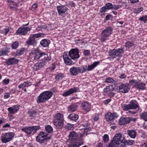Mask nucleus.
I'll list each match as a JSON object with an SVG mask.
<instances>
[{
	"label": "nucleus",
	"mask_w": 147,
	"mask_h": 147,
	"mask_svg": "<svg viewBox=\"0 0 147 147\" xmlns=\"http://www.w3.org/2000/svg\"><path fill=\"white\" fill-rule=\"evenodd\" d=\"M24 52V51H23V50L21 49V50L17 52L16 53L17 55H20L23 54Z\"/></svg>",
	"instance_id": "obj_64"
},
{
	"label": "nucleus",
	"mask_w": 147,
	"mask_h": 147,
	"mask_svg": "<svg viewBox=\"0 0 147 147\" xmlns=\"http://www.w3.org/2000/svg\"><path fill=\"white\" fill-rule=\"evenodd\" d=\"M125 138L124 136H122L120 133H119L115 135L112 140L119 145L123 141Z\"/></svg>",
	"instance_id": "obj_9"
},
{
	"label": "nucleus",
	"mask_w": 147,
	"mask_h": 147,
	"mask_svg": "<svg viewBox=\"0 0 147 147\" xmlns=\"http://www.w3.org/2000/svg\"><path fill=\"white\" fill-rule=\"evenodd\" d=\"M10 1V3L9 6L11 8H15L17 7V4L16 3L11 0H9Z\"/></svg>",
	"instance_id": "obj_41"
},
{
	"label": "nucleus",
	"mask_w": 147,
	"mask_h": 147,
	"mask_svg": "<svg viewBox=\"0 0 147 147\" xmlns=\"http://www.w3.org/2000/svg\"><path fill=\"white\" fill-rule=\"evenodd\" d=\"M100 63L99 61H96L94 62L93 64L90 65H88V68H86L84 67H83V69H84L83 72H84L86 71H91L97 65H98Z\"/></svg>",
	"instance_id": "obj_17"
},
{
	"label": "nucleus",
	"mask_w": 147,
	"mask_h": 147,
	"mask_svg": "<svg viewBox=\"0 0 147 147\" xmlns=\"http://www.w3.org/2000/svg\"><path fill=\"white\" fill-rule=\"evenodd\" d=\"M118 146V145L112 140L108 145V147H117Z\"/></svg>",
	"instance_id": "obj_44"
},
{
	"label": "nucleus",
	"mask_w": 147,
	"mask_h": 147,
	"mask_svg": "<svg viewBox=\"0 0 147 147\" xmlns=\"http://www.w3.org/2000/svg\"><path fill=\"white\" fill-rule=\"evenodd\" d=\"M104 141L105 142H107L109 140V137L108 135L105 134L103 137Z\"/></svg>",
	"instance_id": "obj_52"
},
{
	"label": "nucleus",
	"mask_w": 147,
	"mask_h": 147,
	"mask_svg": "<svg viewBox=\"0 0 147 147\" xmlns=\"http://www.w3.org/2000/svg\"><path fill=\"white\" fill-rule=\"evenodd\" d=\"M10 80L9 79H5L3 81V82L5 84H7L9 82Z\"/></svg>",
	"instance_id": "obj_63"
},
{
	"label": "nucleus",
	"mask_w": 147,
	"mask_h": 147,
	"mask_svg": "<svg viewBox=\"0 0 147 147\" xmlns=\"http://www.w3.org/2000/svg\"><path fill=\"white\" fill-rule=\"evenodd\" d=\"M46 64L45 62H44L41 60L40 62H37L34 65L33 67L35 71H37L43 67Z\"/></svg>",
	"instance_id": "obj_19"
},
{
	"label": "nucleus",
	"mask_w": 147,
	"mask_h": 147,
	"mask_svg": "<svg viewBox=\"0 0 147 147\" xmlns=\"http://www.w3.org/2000/svg\"><path fill=\"white\" fill-rule=\"evenodd\" d=\"M14 134L13 132L5 133L2 136L1 140L3 143H6L11 141L14 137Z\"/></svg>",
	"instance_id": "obj_6"
},
{
	"label": "nucleus",
	"mask_w": 147,
	"mask_h": 147,
	"mask_svg": "<svg viewBox=\"0 0 147 147\" xmlns=\"http://www.w3.org/2000/svg\"><path fill=\"white\" fill-rule=\"evenodd\" d=\"M32 54L34 55V59L37 60L41 57L43 52L37 50H34L32 51Z\"/></svg>",
	"instance_id": "obj_14"
},
{
	"label": "nucleus",
	"mask_w": 147,
	"mask_h": 147,
	"mask_svg": "<svg viewBox=\"0 0 147 147\" xmlns=\"http://www.w3.org/2000/svg\"><path fill=\"white\" fill-rule=\"evenodd\" d=\"M80 57L79 50L77 48L73 49L69 52H65L63 55L64 63L68 65L72 64V60L76 61Z\"/></svg>",
	"instance_id": "obj_1"
},
{
	"label": "nucleus",
	"mask_w": 147,
	"mask_h": 147,
	"mask_svg": "<svg viewBox=\"0 0 147 147\" xmlns=\"http://www.w3.org/2000/svg\"><path fill=\"white\" fill-rule=\"evenodd\" d=\"M138 20H139L142 21L145 23L147 22V15H145L142 17H141Z\"/></svg>",
	"instance_id": "obj_45"
},
{
	"label": "nucleus",
	"mask_w": 147,
	"mask_h": 147,
	"mask_svg": "<svg viewBox=\"0 0 147 147\" xmlns=\"http://www.w3.org/2000/svg\"><path fill=\"white\" fill-rule=\"evenodd\" d=\"M40 127L39 126H32L31 127H26L22 129V131L25 132L27 134H33L36 131L40 129Z\"/></svg>",
	"instance_id": "obj_5"
},
{
	"label": "nucleus",
	"mask_w": 147,
	"mask_h": 147,
	"mask_svg": "<svg viewBox=\"0 0 147 147\" xmlns=\"http://www.w3.org/2000/svg\"><path fill=\"white\" fill-rule=\"evenodd\" d=\"M113 30L111 27H108L103 30L99 37L100 40L104 42L107 40L112 34Z\"/></svg>",
	"instance_id": "obj_2"
},
{
	"label": "nucleus",
	"mask_w": 147,
	"mask_h": 147,
	"mask_svg": "<svg viewBox=\"0 0 147 147\" xmlns=\"http://www.w3.org/2000/svg\"><path fill=\"white\" fill-rule=\"evenodd\" d=\"M136 100L132 101L129 104L130 109H135L138 107V105L136 104Z\"/></svg>",
	"instance_id": "obj_31"
},
{
	"label": "nucleus",
	"mask_w": 147,
	"mask_h": 147,
	"mask_svg": "<svg viewBox=\"0 0 147 147\" xmlns=\"http://www.w3.org/2000/svg\"><path fill=\"white\" fill-rule=\"evenodd\" d=\"M120 144H121V145L119 146V147H125L126 144L125 141L124 142L123 141Z\"/></svg>",
	"instance_id": "obj_60"
},
{
	"label": "nucleus",
	"mask_w": 147,
	"mask_h": 147,
	"mask_svg": "<svg viewBox=\"0 0 147 147\" xmlns=\"http://www.w3.org/2000/svg\"><path fill=\"white\" fill-rule=\"evenodd\" d=\"M83 129H84L83 131V134H86V135H87V134L90 133L89 131L91 130V128H89L88 127L86 128H84Z\"/></svg>",
	"instance_id": "obj_47"
},
{
	"label": "nucleus",
	"mask_w": 147,
	"mask_h": 147,
	"mask_svg": "<svg viewBox=\"0 0 147 147\" xmlns=\"http://www.w3.org/2000/svg\"><path fill=\"white\" fill-rule=\"evenodd\" d=\"M54 125L58 129H61L63 126V121L60 120L54 119L53 121Z\"/></svg>",
	"instance_id": "obj_20"
},
{
	"label": "nucleus",
	"mask_w": 147,
	"mask_h": 147,
	"mask_svg": "<svg viewBox=\"0 0 147 147\" xmlns=\"http://www.w3.org/2000/svg\"><path fill=\"white\" fill-rule=\"evenodd\" d=\"M82 109L85 112H88L90 110L91 106L90 103L87 102H83L82 103Z\"/></svg>",
	"instance_id": "obj_21"
},
{
	"label": "nucleus",
	"mask_w": 147,
	"mask_h": 147,
	"mask_svg": "<svg viewBox=\"0 0 147 147\" xmlns=\"http://www.w3.org/2000/svg\"><path fill=\"white\" fill-rule=\"evenodd\" d=\"M128 119H129V122L128 123H129L130 121H132L134 122H135L136 121V118H133L132 117H128Z\"/></svg>",
	"instance_id": "obj_59"
},
{
	"label": "nucleus",
	"mask_w": 147,
	"mask_h": 147,
	"mask_svg": "<svg viewBox=\"0 0 147 147\" xmlns=\"http://www.w3.org/2000/svg\"><path fill=\"white\" fill-rule=\"evenodd\" d=\"M19 45V43L17 41H15L13 42L11 45V47L13 49H16Z\"/></svg>",
	"instance_id": "obj_49"
},
{
	"label": "nucleus",
	"mask_w": 147,
	"mask_h": 147,
	"mask_svg": "<svg viewBox=\"0 0 147 147\" xmlns=\"http://www.w3.org/2000/svg\"><path fill=\"white\" fill-rule=\"evenodd\" d=\"M134 87L139 90H144L146 88L145 84L142 82H137L134 86Z\"/></svg>",
	"instance_id": "obj_26"
},
{
	"label": "nucleus",
	"mask_w": 147,
	"mask_h": 147,
	"mask_svg": "<svg viewBox=\"0 0 147 147\" xmlns=\"http://www.w3.org/2000/svg\"><path fill=\"white\" fill-rule=\"evenodd\" d=\"M31 29V27H29L20 28L17 30L16 33V34L20 35H25L27 33L28 31H29Z\"/></svg>",
	"instance_id": "obj_11"
},
{
	"label": "nucleus",
	"mask_w": 147,
	"mask_h": 147,
	"mask_svg": "<svg viewBox=\"0 0 147 147\" xmlns=\"http://www.w3.org/2000/svg\"><path fill=\"white\" fill-rule=\"evenodd\" d=\"M118 116V114L116 113H112L109 112L106 114L105 117L107 121L112 120L117 118Z\"/></svg>",
	"instance_id": "obj_13"
},
{
	"label": "nucleus",
	"mask_w": 147,
	"mask_h": 147,
	"mask_svg": "<svg viewBox=\"0 0 147 147\" xmlns=\"http://www.w3.org/2000/svg\"><path fill=\"white\" fill-rule=\"evenodd\" d=\"M46 131L48 133H52L53 132V129L50 125H47L45 127Z\"/></svg>",
	"instance_id": "obj_37"
},
{
	"label": "nucleus",
	"mask_w": 147,
	"mask_h": 147,
	"mask_svg": "<svg viewBox=\"0 0 147 147\" xmlns=\"http://www.w3.org/2000/svg\"><path fill=\"white\" fill-rule=\"evenodd\" d=\"M134 44L133 42L130 41H127L125 43V46L128 48H129L131 47L134 46Z\"/></svg>",
	"instance_id": "obj_39"
},
{
	"label": "nucleus",
	"mask_w": 147,
	"mask_h": 147,
	"mask_svg": "<svg viewBox=\"0 0 147 147\" xmlns=\"http://www.w3.org/2000/svg\"><path fill=\"white\" fill-rule=\"evenodd\" d=\"M114 88H113L112 86H107L104 89V92L107 93H109L113 91Z\"/></svg>",
	"instance_id": "obj_34"
},
{
	"label": "nucleus",
	"mask_w": 147,
	"mask_h": 147,
	"mask_svg": "<svg viewBox=\"0 0 147 147\" xmlns=\"http://www.w3.org/2000/svg\"><path fill=\"white\" fill-rule=\"evenodd\" d=\"M88 127V124L86 123L84 124L81 125L79 127L81 129H83L84 128H86Z\"/></svg>",
	"instance_id": "obj_51"
},
{
	"label": "nucleus",
	"mask_w": 147,
	"mask_h": 147,
	"mask_svg": "<svg viewBox=\"0 0 147 147\" xmlns=\"http://www.w3.org/2000/svg\"><path fill=\"white\" fill-rule=\"evenodd\" d=\"M53 95L52 93L50 91H45L40 94L36 99L38 103L45 102L50 98Z\"/></svg>",
	"instance_id": "obj_3"
},
{
	"label": "nucleus",
	"mask_w": 147,
	"mask_h": 147,
	"mask_svg": "<svg viewBox=\"0 0 147 147\" xmlns=\"http://www.w3.org/2000/svg\"><path fill=\"white\" fill-rule=\"evenodd\" d=\"M127 134L131 138H135L136 136V131L134 130H128L127 131Z\"/></svg>",
	"instance_id": "obj_27"
},
{
	"label": "nucleus",
	"mask_w": 147,
	"mask_h": 147,
	"mask_svg": "<svg viewBox=\"0 0 147 147\" xmlns=\"http://www.w3.org/2000/svg\"><path fill=\"white\" fill-rule=\"evenodd\" d=\"M128 84H124L121 83L119 86V92L122 93H127L130 90V88H129Z\"/></svg>",
	"instance_id": "obj_12"
},
{
	"label": "nucleus",
	"mask_w": 147,
	"mask_h": 147,
	"mask_svg": "<svg viewBox=\"0 0 147 147\" xmlns=\"http://www.w3.org/2000/svg\"><path fill=\"white\" fill-rule=\"evenodd\" d=\"M138 82L136 80H131L129 81V83L130 85H133L134 84L135 85L136 83Z\"/></svg>",
	"instance_id": "obj_57"
},
{
	"label": "nucleus",
	"mask_w": 147,
	"mask_h": 147,
	"mask_svg": "<svg viewBox=\"0 0 147 147\" xmlns=\"http://www.w3.org/2000/svg\"><path fill=\"white\" fill-rule=\"evenodd\" d=\"M28 114L31 117H34L36 115V111L34 109H31L28 112Z\"/></svg>",
	"instance_id": "obj_35"
},
{
	"label": "nucleus",
	"mask_w": 147,
	"mask_h": 147,
	"mask_svg": "<svg viewBox=\"0 0 147 147\" xmlns=\"http://www.w3.org/2000/svg\"><path fill=\"white\" fill-rule=\"evenodd\" d=\"M54 119H57V120H61L62 121H63V115L59 113H58L56 114L55 117Z\"/></svg>",
	"instance_id": "obj_36"
},
{
	"label": "nucleus",
	"mask_w": 147,
	"mask_h": 147,
	"mask_svg": "<svg viewBox=\"0 0 147 147\" xmlns=\"http://www.w3.org/2000/svg\"><path fill=\"white\" fill-rule=\"evenodd\" d=\"M45 136V132L41 131L40 134L36 137V141L40 143H43L45 141V139L46 138Z\"/></svg>",
	"instance_id": "obj_18"
},
{
	"label": "nucleus",
	"mask_w": 147,
	"mask_h": 147,
	"mask_svg": "<svg viewBox=\"0 0 147 147\" xmlns=\"http://www.w3.org/2000/svg\"><path fill=\"white\" fill-rule=\"evenodd\" d=\"M32 84L31 82H28V81L27 82H24L23 83L18 86V87L19 88H22L23 90L25 92H27L26 89L25 87H27L30 86Z\"/></svg>",
	"instance_id": "obj_22"
},
{
	"label": "nucleus",
	"mask_w": 147,
	"mask_h": 147,
	"mask_svg": "<svg viewBox=\"0 0 147 147\" xmlns=\"http://www.w3.org/2000/svg\"><path fill=\"white\" fill-rule=\"evenodd\" d=\"M112 17V16L111 15L109 14L107 15L106 16L105 20L106 21L109 20L110 19V18Z\"/></svg>",
	"instance_id": "obj_61"
},
{
	"label": "nucleus",
	"mask_w": 147,
	"mask_h": 147,
	"mask_svg": "<svg viewBox=\"0 0 147 147\" xmlns=\"http://www.w3.org/2000/svg\"><path fill=\"white\" fill-rule=\"evenodd\" d=\"M125 141L127 145L128 146L132 145L135 143L134 140H128Z\"/></svg>",
	"instance_id": "obj_46"
},
{
	"label": "nucleus",
	"mask_w": 147,
	"mask_h": 147,
	"mask_svg": "<svg viewBox=\"0 0 147 147\" xmlns=\"http://www.w3.org/2000/svg\"><path fill=\"white\" fill-rule=\"evenodd\" d=\"M57 8L59 15L61 16L63 15L67 10V8L63 5L57 6Z\"/></svg>",
	"instance_id": "obj_15"
},
{
	"label": "nucleus",
	"mask_w": 147,
	"mask_h": 147,
	"mask_svg": "<svg viewBox=\"0 0 147 147\" xmlns=\"http://www.w3.org/2000/svg\"><path fill=\"white\" fill-rule=\"evenodd\" d=\"M114 81L113 79L111 78H108L106 79L105 82L107 83H113Z\"/></svg>",
	"instance_id": "obj_50"
},
{
	"label": "nucleus",
	"mask_w": 147,
	"mask_h": 147,
	"mask_svg": "<svg viewBox=\"0 0 147 147\" xmlns=\"http://www.w3.org/2000/svg\"><path fill=\"white\" fill-rule=\"evenodd\" d=\"M122 107L123 110L127 111L130 109L129 104H123L122 105Z\"/></svg>",
	"instance_id": "obj_48"
},
{
	"label": "nucleus",
	"mask_w": 147,
	"mask_h": 147,
	"mask_svg": "<svg viewBox=\"0 0 147 147\" xmlns=\"http://www.w3.org/2000/svg\"><path fill=\"white\" fill-rule=\"evenodd\" d=\"M50 43V41L48 39H43L40 42V45L44 47H48Z\"/></svg>",
	"instance_id": "obj_29"
},
{
	"label": "nucleus",
	"mask_w": 147,
	"mask_h": 147,
	"mask_svg": "<svg viewBox=\"0 0 147 147\" xmlns=\"http://www.w3.org/2000/svg\"><path fill=\"white\" fill-rule=\"evenodd\" d=\"M140 116L144 121H147V112L143 113L140 115Z\"/></svg>",
	"instance_id": "obj_40"
},
{
	"label": "nucleus",
	"mask_w": 147,
	"mask_h": 147,
	"mask_svg": "<svg viewBox=\"0 0 147 147\" xmlns=\"http://www.w3.org/2000/svg\"><path fill=\"white\" fill-rule=\"evenodd\" d=\"M83 70L82 67H74L70 69L69 71L71 75L75 76H76L79 73H83Z\"/></svg>",
	"instance_id": "obj_7"
},
{
	"label": "nucleus",
	"mask_w": 147,
	"mask_h": 147,
	"mask_svg": "<svg viewBox=\"0 0 147 147\" xmlns=\"http://www.w3.org/2000/svg\"><path fill=\"white\" fill-rule=\"evenodd\" d=\"M41 36L40 34L31 35L29 38L27 40V43L28 45H30L36 44V41L35 40V38Z\"/></svg>",
	"instance_id": "obj_8"
},
{
	"label": "nucleus",
	"mask_w": 147,
	"mask_h": 147,
	"mask_svg": "<svg viewBox=\"0 0 147 147\" xmlns=\"http://www.w3.org/2000/svg\"><path fill=\"white\" fill-rule=\"evenodd\" d=\"M105 6L108 10L113 9V5L111 3H106Z\"/></svg>",
	"instance_id": "obj_43"
},
{
	"label": "nucleus",
	"mask_w": 147,
	"mask_h": 147,
	"mask_svg": "<svg viewBox=\"0 0 147 147\" xmlns=\"http://www.w3.org/2000/svg\"><path fill=\"white\" fill-rule=\"evenodd\" d=\"M69 118L71 120L76 121L78 118L79 116L75 114H71L68 116Z\"/></svg>",
	"instance_id": "obj_33"
},
{
	"label": "nucleus",
	"mask_w": 147,
	"mask_h": 147,
	"mask_svg": "<svg viewBox=\"0 0 147 147\" xmlns=\"http://www.w3.org/2000/svg\"><path fill=\"white\" fill-rule=\"evenodd\" d=\"M109 53V58L113 59L118 57L119 58L117 59V60H119V57L122 56L124 53V50L123 48H120L117 49H114L110 50Z\"/></svg>",
	"instance_id": "obj_4"
},
{
	"label": "nucleus",
	"mask_w": 147,
	"mask_h": 147,
	"mask_svg": "<svg viewBox=\"0 0 147 147\" xmlns=\"http://www.w3.org/2000/svg\"><path fill=\"white\" fill-rule=\"evenodd\" d=\"M63 74L59 73L56 75L55 77L56 79L57 80H61L63 79Z\"/></svg>",
	"instance_id": "obj_42"
},
{
	"label": "nucleus",
	"mask_w": 147,
	"mask_h": 147,
	"mask_svg": "<svg viewBox=\"0 0 147 147\" xmlns=\"http://www.w3.org/2000/svg\"><path fill=\"white\" fill-rule=\"evenodd\" d=\"M83 53L84 55L88 56L90 54V52L89 50H86L84 51Z\"/></svg>",
	"instance_id": "obj_55"
},
{
	"label": "nucleus",
	"mask_w": 147,
	"mask_h": 147,
	"mask_svg": "<svg viewBox=\"0 0 147 147\" xmlns=\"http://www.w3.org/2000/svg\"><path fill=\"white\" fill-rule=\"evenodd\" d=\"M41 57L42 58L41 60L44 62H45L46 64L51 59V57L50 55H48L47 53L43 52Z\"/></svg>",
	"instance_id": "obj_23"
},
{
	"label": "nucleus",
	"mask_w": 147,
	"mask_h": 147,
	"mask_svg": "<svg viewBox=\"0 0 147 147\" xmlns=\"http://www.w3.org/2000/svg\"><path fill=\"white\" fill-rule=\"evenodd\" d=\"M46 29L47 27L45 25H42L40 26H38L37 27V29L38 30H42V29Z\"/></svg>",
	"instance_id": "obj_56"
},
{
	"label": "nucleus",
	"mask_w": 147,
	"mask_h": 147,
	"mask_svg": "<svg viewBox=\"0 0 147 147\" xmlns=\"http://www.w3.org/2000/svg\"><path fill=\"white\" fill-rule=\"evenodd\" d=\"M129 120L128 117L121 118L119 120V124L120 125H123L129 123Z\"/></svg>",
	"instance_id": "obj_30"
},
{
	"label": "nucleus",
	"mask_w": 147,
	"mask_h": 147,
	"mask_svg": "<svg viewBox=\"0 0 147 147\" xmlns=\"http://www.w3.org/2000/svg\"><path fill=\"white\" fill-rule=\"evenodd\" d=\"M19 109V107L17 105L8 108L7 110L9 111L8 115H9V114H12L17 112Z\"/></svg>",
	"instance_id": "obj_24"
},
{
	"label": "nucleus",
	"mask_w": 147,
	"mask_h": 147,
	"mask_svg": "<svg viewBox=\"0 0 147 147\" xmlns=\"http://www.w3.org/2000/svg\"><path fill=\"white\" fill-rule=\"evenodd\" d=\"M18 62V60L14 58L8 59L5 63L8 65L16 64Z\"/></svg>",
	"instance_id": "obj_25"
},
{
	"label": "nucleus",
	"mask_w": 147,
	"mask_h": 147,
	"mask_svg": "<svg viewBox=\"0 0 147 147\" xmlns=\"http://www.w3.org/2000/svg\"><path fill=\"white\" fill-rule=\"evenodd\" d=\"M77 108V106L75 105H70L68 108L69 110L71 112H74L76 111Z\"/></svg>",
	"instance_id": "obj_38"
},
{
	"label": "nucleus",
	"mask_w": 147,
	"mask_h": 147,
	"mask_svg": "<svg viewBox=\"0 0 147 147\" xmlns=\"http://www.w3.org/2000/svg\"><path fill=\"white\" fill-rule=\"evenodd\" d=\"M71 141L72 142L68 147H79L83 144V140L80 139H76Z\"/></svg>",
	"instance_id": "obj_10"
},
{
	"label": "nucleus",
	"mask_w": 147,
	"mask_h": 147,
	"mask_svg": "<svg viewBox=\"0 0 147 147\" xmlns=\"http://www.w3.org/2000/svg\"><path fill=\"white\" fill-rule=\"evenodd\" d=\"M79 89L78 88L75 87L74 88H71L68 90L63 92L62 94V95L63 96H66L72 93L78 92Z\"/></svg>",
	"instance_id": "obj_16"
},
{
	"label": "nucleus",
	"mask_w": 147,
	"mask_h": 147,
	"mask_svg": "<svg viewBox=\"0 0 147 147\" xmlns=\"http://www.w3.org/2000/svg\"><path fill=\"white\" fill-rule=\"evenodd\" d=\"M143 10V8L142 7H140L136 9L134 11L135 13H138L140 12Z\"/></svg>",
	"instance_id": "obj_54"
},
{
	"label": "nucleus",
	"mask_w": 147,
	"mask_h": 147,
	"mask_svg": "<svg viewBox=\"0 0 147 147\" xmlns=\"http://www.w3.org/2000/svg\"><path fill=\"white\" fill-rule=\"evenodd\" d=\"M45 136L46 137V138L45 139V140H47L51 138V136L50 135L49 136L48 134H46L45 133Z\"/></svg>",
	"instance_id": "obj_62"
},
{
	"label": "nucleus",
	"mask_w": 147,
	"mask_h": 147,
	"mask_svg": "<svg viewBox=\"0 0 147 147\" xmlns=\"http://www.w3.org/2000/svg\"><path fill=\"white\" fill-rule=\"evenodd\" d=\"M68 136L70 140H73L77 139L76 138L78 137V134L73 131L70 133Z\"/></svg>",
	"instance_id": "obj_28"
},
{
	"label": "nucleus",
	"mask_w": 147,
	"mask_h": 147,
	"mask_svg": "<svg viewBox=\"0 0 147 147\" xmlns=\"http://www.w3.org/2000/svg\"><path fill=\"white\" fill-rule=\"evenodd\" d=\"M10 97L9 94L8 93H5L4 95L3 96V98L5 99H6L9 98Z\"/></svg>",
	"instance_id": "obj_58"
},
{
	"label": "nucleus",
	"mask_w": 147,
	"mask_h": 147,
	"mask_svg": "<svg viewBox=\"0 0 147 147\" xmlns=\"http://www.w3.org/2000/svg\"><path fill=\"white\" fill-rule=\"evenodd\" d=\"M107 9L105 6H103L100 9V12L101 13H104L106 11H107Z\"/></svg>",
	"instance_id": "obj_53"
},
{
	"label": "nucleus",
	"mask_w": 147,
	"mask_h": 147,
	"mask_svg": "<svg viewBox=\"0 0 147 147\" xmlns=\"http://www.w3.org/2000/svg\"><path fill=\"white\" fill-rule=\"evenodd\" d=\"M9 52V50L7 48H4L0 50V56L7 55Z\"/></svg>",
	"instance_id": "obj_32"
}]
</instances>
